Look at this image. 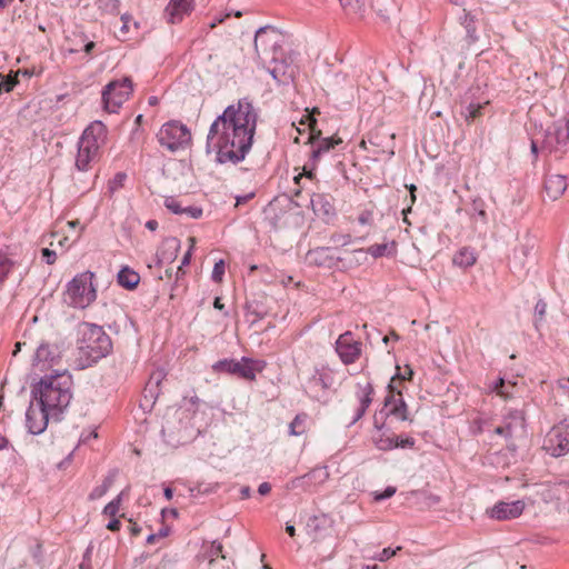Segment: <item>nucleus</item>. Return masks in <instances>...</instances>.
<instances>
[{"label":"nucleus","instance_id":"f8f14e48","mask_svg":"<svg viewBox=\"0 0 569 569\" xmlns=\"http://www.w3.org/2000/svg\"><path fill=\"white\" fill-rule=\"evenodd\" d=\"M52 418V413L42 407L40 403L34 406L31 403L26 412V423L28 430L32 435L42 433Z\"/></svg>","mask_w":569,"mask_h":569},{"label":"nucleus","instance_id":"39448f33","mask_svg":"<svg viewBox=\"0 0 569 569\" xmlns=\"http://www.w3.org/2000/svg\"><path fill=\"white\" fill-rule=\"evenodd\" d=\"M161 147L171 152L187 148L191 142V132L180 121L171 120L162 124L157 133Z\"/></svg>","mask_w":569,"mask_h":569},{"label":"nucleus","instance_id":"052dcab7","mask_svg":"<svg viewBox=\"0 0 569 569\" xmlns=\"http://www.w3.org/2000/svg\"><path fill=\"white\" fill-rule=\"evenodd\" d=\"M96 47V43L93 41H88L87 43H84L83 46V51L89 54L92 52V50L94 49Z\"/></svg>","mask_w":569,"mask_h":569},{"label":"nucleus","instance_id":"f3484780","mask_svg":"<svg viewBox=\"0 0 569 569\" xmlns=\"http://www.w3.org/2000/svg\"><path fill=\"white\" fill-rule=\"evenodd\" d=\"M358 388H359V393H358L359 406L356 409V412L350 420V425H353L358 420H360L365 416L367 409L369 408V406L372 402V395H373L372 385L370 382H366L365 385L358 383Z\"/></svg>","mask_w":569,"mask_h":569},{"label":"nucleus","instance_id":"de8ad7c7","mask_svg":"<svg viewBox=\"0 0 569 569\" xmlns=\"http://www.w3.org/2000/svg\"><path fill=\"white\" fill-rule=\"evenodd\" d=\"M169 535V528H161L157 533H150L148 537H147V542L148 543H153L158 538H164Z\"/></svg>","mask_w":569,"mask_h":569},{"label":"nucleus","instance_id":"ea45409f","mask_svg":"<svg viewBox=\"0 0 569 569\" xmlns=\"http://www.w3.org/2000/svg\"><path fill=\"white\" fill-rule=\"evenodd\" d=\"M164 206L168 210H170L174 214H182L184 207L180 204L174 198L169 197L164 200Z\"/></svg>","mask_w":569,"mask_h":569},{"label":"nucleus","instance_id":"20e7f679","mask_svg":"<svg viewBox=\"0 0 569 569\" xmlns=\"http://www.w3.org/2000/svg\"><path fill=\"white\" fill-rule=\"evenodd\" d=\"M93 273L84 271L78 273L67 286L64 302L72 307L84 309L97 298V290L93 287Z\"/></svg>","mask_w":569,"mask_h":569},{"label":"nucleus","instance_id":"f03ea898","mask_svg":"<svg viewBox=\"0 0 569 569\" xmlns=\"http://www.w3.org/2000/svg\"><path fill=\"white\" fill-rule=\"evenodd\" d=\"M71 376L61 372L41 378L33 389L34 398L42 407L52 413V419L59 420L60 415L68 408L72 399Z\"/></svg>","mask_w":569,"mask_h":569},{"label":"nucleus","instance_id":"6ab92c4d","mask_svg":"<svg viewBox=\"0 0 569 569\" xmlns=\"http://www.w3.org/2000/svg\"><path fill=\"white\" fill-rule=\"evenodd\" d=\"M320 134H321V131H318L317 133H315V129L312 128V134L310 136L309 141L311 143H315V141L318 140V143L311 153V158L313 160H318L321 157V154L330 151L336 146H338L342 142L341 138H339V137H327V138L319 139Z\"/></svg>","mask_w":569,"mask_h":569},{"label":"nucleus","instance_id":"2eb2a0df","mask_svg":"<svg viewBox=\"0 0 569 569\" xmlns=\"http://www.w3.org/2000/svg\"><path fill=\"white\" fill-rule=\"evenodd\" d=\"M523 500L511 502L499 501L489 511V516L496 520H510L518 518L525 510Z\"/></svg>","mask_w":569,"mask_h":569},{"label":"nucleus","instance_id":"4c0bfd02","mask_svg":"<svg viewBox=\"0 0 569 569\" xmlns=\"http://www.w3.org/2000/svg\"><path fill=\"white\" fill-rule=\"evenodd\" d=\"M13 261L7 257H0V282L6 279L13 267Z\"/></svg>","mask_w":569,"mask_h":569},{"label":"nucleus","instance_id":"e433bc0d","mask_svg":"<svg viewBox=\"0 0 569 569\" xmlns=\"http://www.w3.org/2000/svg\"><path fill=\"white\" fill-rule=\"evenodd\" d=\"M340 4L343 9L349 10L351 12H362L363 11V2L360 0H339Z\"/></svg>","mask_w":569,"mask_h":569},{"label":"nucleus","instance_id":"b1692460","mask_svg":"<svg viewBox=\"0 0 569 569\" xmlns=\"http://www.w3.org/2000/svg\"><path fill=\"white\" fill-rule=\"evenodd\" d=\"M385 406L389 408V415L393 416L398 420H409L408 407L402 399L401 393H398V398H396L395 395L387 397L385 400Z\"/></svg>","mask_w":569,"mask_h":569},{"label":"nucleus","instance_id":"a19ab883","mask_svg":"<svg viewBox=\"0 0 569 569\" xmlns=\"http://www.w3.org/2000/svg\"><path fill=\"white\" fill-rule=\"evenodd\" d=\"M481 108H482L481 104L470 103L466 108V111L463 112L466 120L470 121V120L476 119L480 114Z\"/></svg>","mask_w":569,"mask_h":569},{"label":"nucleus","instance_id":"f257e3e1","mask_svg":"<svg viewBox=\"0 0 569 569\" xmlns=\"http://www.w3.org/2000/svg\"><path fill=\"white\" fill-rule=\"evenodd\" d=\"M257 119L253 106L247 100L227 107L209 128L207 151H216L220 163H239L251 149Z\"/></svg>","mask_w":569,"mask_h":569},{"label":"nucleus","instance_id":"bf43d9fd","mask_svg":"<svg viewBox=\"0 0 569 569\" xmlns=\"http://www.w3.org/2000/svg\"><path fill=\"white\" fill-rule=\"evenodd\" d=\"M126 178H127L126 173L119 172L116 174V177L113 179V183H116L118 186H122V182L124 181Z\"/></svg>","mask_w":569,"mask_h":569},{"label":"nucleus","instance_id":"72a5a7b5","mask_svg":"<svg viewBox=\"0 0 569 569\" xmlns=\"http://www.w3.org/2000/svg\"><path fill=\"white\" fill-rule=\"evenodd\" d=\"M123 492H120L112 501L103 508V515L116 517L120 510Z\"/></svg>","mask_w":569,"mask_h":569},{"label":"nucleus","instance_id":"0e129e2a","mask_svg":"<svg viewBox=\"0 0 569 569\" xmlns=\"http://www.w3.org/2000/svg\"><path fill=\"white\" fill-rule=\"evenodd\" d=\"M286 531L291 537H293L296 535V528L293 525L287 523Z\"/></svg>","mask_w":569,"mask_h":569},{"label":"nucleus","instance_id":"9b49d317","mask_svg":"<svg viewBox=\"0 0 569 569\" xmlns=\"http://www.w3.org/2000/svg\"><path fill=\"white\" fill-rule=\"evenodd\" d=\"M543 449L553 457L569 452V423L560 422L553 426L543 441Z\"/></svg>","mask_w":569,"mask_h":569},{"label":"nucleus","instance_id":"412c9836","mask_svg":"<svg viewBox=\"0 0 569 569\" xmlns=\"http://www.w3.org/2000/svg\"><path fill=\"white\" fill-rule=\"evenodd\" d=\"M535 244L531 240L520 242L513 250L511 262L515 269L522 270L529 260L533 256Z\"/></svg>","mask_w":569,"mask_h":569},{"label":"nucleus","instance_id":"a878e982","mask_svg":"<svg viewBox=\"0 0 569 569\" xmlns=\"http://www.w3.org/2000/svg\"><path fill=\"white\" fill-rule=\"evenodd\" d=\"M98 156V150L91 148L89 146H82L81 142H78V154L76 158V167L80 171H84L89 168L91 161H93Z\"/></svg>","mask_w":569,"mask_h":569},{"label":"nucleus","instance_id":"7ed1b4c3","mask_svg":"<svg viewBox=\"0 0 569 569\" xmlns=\"http://www.w3.org/2000/svg\"><path fill=\"white\" fill-rule=\"evenodd\" d=\"M79 349L92 361H98L111 352V339L101 326L82 322L79 326Z\"/></svg>","mask_w":569,"mask_h":569},{"label":"nucleus","instance_id":"423d86ee","mask_svg":"<svg viewBox=\"0 0 569 569\" xmlns=\"http://www.w3.org/2000/svg\"><path fill=\"white\" fill-rule=\"evenodd\" d=\"M262 368L261 361L248 357H242L240 360L222 359L212 366L216 372H227L249 381H253L257 372L261 371Z\"/></svg>","mask_w":569,"mask_h":569},{"label":"nucleus","instance_id":"dca6fc26","mask_svg":"<svg viewBox=\"0 0 569 569\" xmlns=\"http://www.w3.org/2000/svg\"><path fill=\"white\" fill-rule=\"evenodd\" d=\"M107 128L101 121H93L83 131L79 142L82 146H89L99 151L100 147L106 142Z\"/></svg>","mask_w":569,"mask_h":569},{"label":"nucleus","instance_id":"09e8293b","mask_svg":"<svg viewBox=\"0 0 569 569\" xmlns=\"http://www.w3.org/2000/svg\"><path fill=\"white\" fill-rule=\"evenodd\" d=\"M41 253L48 264H53L56 262V260H57L56 251L50 250L49 248H43Z\"/></svg>","mask_w":569,"mask_h":569},{"label":"nucleus","instance_id":"e2e57ef3","mask_svg":"<svg viewBox=\"0 0 569 569\" xmlns=\"http://www.w3.org/2000/svg\"><path fill=\"white\" fill-rule=\"evenodd\" d=\"M130 531L132 536H138L141 532V528L137 523H133Z\"/></svg>","mask_w":569,"mask_h":569},{"label":"nucleus","instance_id":"49530a36","mask_svg":"<svg viewBox=\"0 0 569 569\" xmlns=\"http://www.w3.org/2000/svg\"><path fill=\"white\" fill-rule=\"evenodd\" d=\"M183 213L192 219H199L202 216V208L193 206L184 207Z\"/></svg>","mask_w":569,"mask_h":569},{"label":"nucleus","instance_id":"8fccbe9b","mask_svg":"<svg viewBox=\"0 0 569 569\" xmlns=\"http://www.w3.org/2000/svg\"><path fill=\"white\" fill-rule=\"evenodd\" d=\"M395 493H396L395 487H387L382 492L376 493L375 499L377 501H381V500L392 497Z\"/></svg>","mask_w":569,"mask_h":569},{"label":"nucleus","instance_id":"1a4fd4ad","mask_svg":"<svg viewBox=\"0 0 569 569\" xmlns=\"http://www.w3.org/2000/svg\"><path fill=\"white\" fill-rule=\"evenodd\" d=\"M133 90L130 78L120 81H111L102 91V101L108 112H117Z\"/></svg>","mask_w":569,"mask_h":569},{"label":"nucleus","instance_id":"864d4df0","mask_svg":"<svg viewBox=\"0 0 569 569\" xmlns=\"http://www.w3.org/2000/svg\"><path fill=\"white\" fill-rule=\"evenodd\" d=\"M120 520L117 519L116 517H113L108 523H107V529L111 530V531H118L120 529Z\"/></svg>","mask_w":569,"mask_h":569},{"label":"nucleus","instance_id":"aec40b11","mask_svg":"<svg viewBox=\"0 0 569 569\" xmlns=\"http://www.w3.org/2000/svg\"><path fill=\"white\" fill-rule=\"evenodd\" d=\"M271 61L273 67L270 68L269 72L279 84H287L293 80L295 68L292 66L288 64L284 60L278 61L277 57H272Z\"/></svg>","mask_w":569,"mask_h":569},{"label":"nucleus","instance_id":"774afa93","mask_svg":"<svg viewBox=\"0 0 569 569\" xmlns=\"http://www.w3.org/2000/svg\"><path fill=\"white\" fill-rule=\"evenodd\" d=\"M163 493H164V497H166L168 500L172 499L173 491H172V489H171V488H169V487L164 488Z\"/></svg>","mask_w":569,"mask_h":569},{"label":"nucleus","instance_id":"6e6552de","mask_svg":"<svg viewBox=\"0 0 569 569\" xmlns=\"http://www.w3.org/2000/svg\"><path fill=\"white\" fill-rule=\"evenodd\" d=\"M569 142V119H560L553 122L545 133L541 146L543 151L562 154Z\"/></svg>","mask_w":569,"mask_h":569},{"label":"nucleus","instance_id":"4d7b16f0","mask_svg":"<svg viewBox=\"0 0 569 569\" xmlns=\"http://www.w3.org/2000/svg\"><path fill=\"white\" fill-rule=\"evenodd\" d=\"M505 387V380L502 378H500L496 385H495V390L498 392V395L500 396H506L505 391L502 390V388Z\"/></svg>","mask_w":569,"mask_h":569},{"label":"nucleus","instance_id":"58836bf2","mask_svg":"<svg viewBox=\"0 0 569 569\" xmlns=\"http://www.w3.org/2000/svg\"><path fill=\"white\" fill-rule=\"evenodd\" d=\"M317 476L322 477L323 479L328 477V472L325 469H315L311 472L305 475L302 478H297L292 481V486H298L301 481L306 479L316 478Z\"/></svg>","mask_w":569,"mask_h":569},{"label":"nucleus","instance_id":"2f4dec72","mask_svg":"<svg viewBox=\"0 0 569 569\" xmlns=\"http://www.w3.org/2000/svg\"><path fill=\"white\" fill-rule=\"evenodd\" d=\"M192 1L193 0H170L172 22H174L177 16L187 13L192 9Z\"/></svg>","mask_w":569,"mask_h":569},{"label":"nucleus","instance_id":"4be33fe9","mask_svg":"<svg viewBox=\"0 0 569 569\" xmlns=\"http://www.w3.org/2000/svg\"><path fill=\"white\" fill-rule=\"evenodd\" d=\"M567 189V176L551 174L545 181V190L551 200L560 198Z\"/></svg>","mask_w":569,"mask_h":569},{"label":"nucleus","instance_id":"bb28decb","mask_svg":"<svg viewBox=\"0 0 569 569\" xmlns=\"http://www.w3.org/2000/svg\"><path fill=\"white\" fill-rule=\"evenodd\" d=\"M375 426L378 428L377 435L372 437L376 448L382 451H388L397 448V437L393 435H386L381 430V427H378L377 420L375 421Z\"/></svg>","mask_w":569,"mask_h":569},{"label":"nucleus","instance_id":"13d9d810","mask_svg":"<svg viewBox=\"0 0 569 569\" xmlns=\"http://www.w3.org/2000/svg\"><path fill=\"white\" fill-rule=\"evenodd\" d=\"M240 496L242 499H248L251 496V489L248 486H244L240 489Z\"/></svg>","mask_w":569,"mask_h":569},{"label":"nucleus","instance_id":"f704fd0d","mask_svg":"<svg viewBox=\"0 0 569 569\" xmlns=\"http://www.w3.org/2000/svg\"><path fill=\"white\" fill-rule=\"evenodd\" d=\"M547 311V303L543 300H539L535 306V327L539 330L541 322L543 321Z\"/></svg>","mask_w":569,"mask_h":569},{"label":"nucleus","instance_id":"473e14b6","mask_svg":"<svg viewBox=\"0 0 569 569\" xmlns=\"http://www.w3.org/2000/svg\"><path fill=\"white\" fill-rule=\"evenodd\" d=\"M113 480H114L113 475H109L108 477H106L104 480L102 481V483L100 486L96 487L91 491V493L89 495V498L91 500H94V499H99V498L103 497L108 492L110 487L112 486Z\"/></svg>","mask_w":569,"mask_h":569},{"label":"nucleus","instance_id":"69168bd1","mask_svg":"<svg viewBox=\"0 0 569 569\" xmlns=\"http://www.w3.org/2000/svg\"><path fill=\"white\" fill-rule=\"evenodd\" d=\"M213 307L218 310H222L224 305L221 302V299L217 297L213 301Z\"/></svg>","mask_w":569,"mask_h":569},{"label":"nucleus","instance_id":"4468645a","mask_svg":"<svg viewBox=\"0 0 569 569\" xmlns=\"http://www.w3.org/2000/svg\"><path fill=\"white\" fill-rule=\"evenodd\" d=\"M310 264L325 268H333L338 266L341 257L337 254V250L329 247H318L309 250L306 256Z\"/></svg>","mask_w":569,"mask_h":569},{"label":"nucleus","instance_id":"0eeeda50","mask_svg":"<svg viewBox=\"0 0 569 569\" xmlns=\"http://www.w3.org/2000/svg\"><path fill=\"white\" fill-rule=\"evenodd\" d=\"M495 433L502 436L508 448L515 450V440L526 437V417L523 410L512 409L503 417L502 423L495 429Z\"/></svg>","mask_w":569,"mask_h":569},{"label":"nucleus","instance_id":"c9c22d12","mask_svg":"<svg viewBox=\"0 0 569 569\" xmlns=\"http://www.w3.org/2000/svg\"><path fill=\"white\" fill-rule=\"evenodd\" d=\"M472 210L476 216V221H480L482 223L487 222V213L485 210V204L482 200H475L472 202Z\"/></svg>","mask_w":569,"mask_h":569},{"label":"nucleus","instance_id":"a18cd8bd","mask_svg":"<svg viewBox=\"0 0 569 569\" xmlns=\"http://www.w3.org/2000/svg\"><path fill=\"white\" fill-rule=\"evenodd\" d=\"M189 242H190V248L189 250L184 253L182 260H181V264L178 267V272L182 270L183 266H187L189 264L190 262V259H191V250L196 243V239L193 237H190L189 238Z\"/></svg>","mask_w":569,"mask_h":569},{"label":"nucleus","instance_id":"7c9ffc66","mask_svg":"<svg viewBox=\"0 0 569 569\" xmlns=\"http://www.w3.org/2000/svg\"><path fill=\"white\" fill-rule=\"evenodd\" d=\"M58 356L57 349L48 343H41L36 351V361L53 362Z\"/></svg>","mask_w":569,"mask_h":569},{"label":"nucleus","instance_id":"393cba45","mask_svg":"<svg viewBox=\"0 0 569 569\" xmlns=\"http://www.w3.org/2000/svg\"><path fill=\"white\" fill-rule=\"evenodd\" d=\"M167 373L162 369H158L150 375V378L144 388V398L156 400L160 395V385L166 378Z\"/></svg>","mask_w":569,"mask_h":569},{"label":"nucleus","instance_id":"6e6d98bb","mask_svg":"<svg viewBox=\"0 0 569 569\" xmlns=\"http://www.w3.org/2000/svg\"><path fill=\"white\" fill-rule=\"evenodd\" d=\"M270 490H271V486H270V483H268V482H262V483H260V486L258 487V492H259L260 495H262V496L268 495V493L270 492Z\"/></svg>","mask_w":569,"mask_h":569},{"label":"nucleus","instance_id":"79ce46f5","mask_svg":"<svg viewBox=\"0 0 569 569\" xmlns=\"http://www.w3.org/2000/svg\"><path fill=\"white\" fill-rule=\"evenodd\" d=\"M401 550V547H397L396 549H391V548H385L382 549V551L377 555L376 557H373L375 560H378V561H387L389 560L390 558H392L393 556H396L397 551Z\"/></svg>","mask_w":569,"mask_h":569},{"label":"nucleus","instance_id":"9d476101","mask_svg":"<svg viewBox=\"0 0 569 569\" xmlns=\"http://www.w3.org/2000/svg\"><path fill=\"white\" fill-rule=\"evenodd\" d=\"M282 36L271 26L261 27L254 36V49L259 58L270 53L271 58L277 57V51L281 49Z\"/></svg>","mask_w":569,"mask_h":569},{"label":"nucleus","instance_id":"37998d69","mask_svg":"<svg viewBox=\"0 0 569 569\" xmlns=\"http://www.w3.org/2000/svg\"><path fill=\"white\" fill-rule=\"evenodd\" d=\"M224 273V262L223 260H219L214 263L211 278L214 282H220L222 280V276Z\"/></svg>","mask_w":569,"mask_h":569},{"label":"nucleus","instance_id":"3c124183","mask_svg":"<svg viewBox=\"0 0 569 569\" xmlns=\"http://www.w3.org/2000/svg\"><path fill=\"white\" fill-rule=\"evenodd\" d=\"M415 446V439L411 437L399 438L397 437V448H412Z\"/></svg>","mask_w":569,"mask_h":569},{"label":"nucleus","instance_id":"cd10ccee","mask_svg":"<svg viewBox=\"0 0 569 569\" xmlns=\"http://www.w3.org/2000/svg\"><path fill=\"white\" fill-rule=\"evenodd\" d=\"M118 283L126 288V289H129V290H132L134 289L139 281H140V276L139 273H137L136 271H133L132 269L128 268V267H123L119 272H118Z\"/></svg>","mask_w":569,"mask_h":569},{"label":"nucleus","instance_id":"c03bdc74","mask_svg":"<svg viewBox=\"0 0 569 569\" xmlns=\"http://www.w3.org/2000/svg\"><path fill=\"white\" fill-rule=\"evenodd\" d=\"M386 250H387V244L386 243H381V244H372L368 248V252L375 257V258H379V257H382L385 253H386Z\"/></svg>","mask_w":569,"mask_h":569},{"label":"nucleus","instance_id":"c85d7f7f","mask_svg":"<svg viewBox=\"0 0 569 569\" xmlns=\"http://www.w3.org/2000/svg\"><path fill=\"white\" fill-rule=\"evenodd\" d=\"M452 261L458 267L468 268L476 263L477 257L473 250L465 247L453 256Z\"/></svg>","mask_w":569,"mask_h":569},{"label":"nucleus","instance_id":"680f3d73","mask_svg":"<svg viewBox=\"0 0 569 569\" xmlns=\"http://www.w3.org/2000/svg\"><path fill=\"white\" fill-rule=\"evenodd\" d=\"M146 228H147V229H149L150 231H154V230H157V228H158V222H157V220H148V221L146 222Z\"/></svg>","mask_w":569,"mask_h":569},{"label":"nucleus","instance_id":"5701e85b","mask_svg":"<svg viewBox=\"0 0 569 569\" xmlns=\"http://www.w3.org/2000/svg\"><path fill=\"white\" fill-rule=\"evenodd\" d=\"M180 250V240L171 237L162 242L161 249L157 252V263L171 262L177 258Z\"/></svg>","mask_w":569,"mask_h":569},{"label":"nucleus","instance_id":"a211bd4d","mask_svg":"<svg viewBox=\"0 0 569 569\" xmlns=\"http://www.w3.org/2000/svg\"><path fill=\"white\" fill-rule=\"evenodd\" d=\"M310 204L316 216L321 218L331 217L335 213L332 197L326 193H313Z\"/></svg>","mask_w":569,"mask_h":569},{"label":"nucleus","instance_id":"5fc2aeb1","mask_svg":"<svg viewBox=\"0 0 569 569\" xmlns=\"http://www.w3.org/2000/svg\"><path fill=\"white\" fill-rule=\"evenodd\" d=\"M254 196L253 192L251 193H248V194H244V196H239L236 198V206H239V204H242V203H246L247 201H249L252 197Z\"/></svg>","mask_w":569,"mask_h":569},{"label":"nucleus","instance_id":"ddd939ff","mask_svg":"<svg viewBox=\"0 0 569 569\" xmlns=\"http://www.w3.org/2000/svg\"><path fill=\"white\" fill-rule=\"evenodd\" d=\"M360 342L356 341L352 333L347 331L336 341V351L345 365L353 363L361 353Z\"/></svg>","mask_w":569,"mask_h":569},{"label":"nucleus","instance_id":"c756f323","mask_svg":"<svg viewBox=\"0 0 569 569\" xmlns=\"http://www.w3.org/2000/svg\"><path fill=\"white\" fill-rule=\"evenodd\" d=\"M308 415L302 412L298 413L289 425L290 436H302L307 431Z\"/></svg>","mask_w":569,"mask_h":569},{"label":"nucleus","instance_id":"603ef678","mask_svg":"<svg viewBox=\"0 0 569 569\" xmlns=\"http://www.w3.org/2000/svg\"><path fill=\"white\" fill-rule=\"evenodd\" d=\"M17 81L13 79H7L0 82V92H10L16 86Z\"/></svg>","mask_w":569,"mask_h":569},{"label":"nucleus","instance_id":"338daca9","mask_svg":"<svg viewBox=\"0 0 569 569\" xmlns=\"http://www.w3.org/2000/svg\"><path fill=\"white\" fill-rule=\"evenodd\" d=\"M531 153L535 156V158H537V156H538V143L535 140L531 141Z\"/></svg>","mask_w":569,"mask_h":569}]
</instances>
